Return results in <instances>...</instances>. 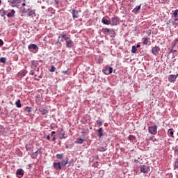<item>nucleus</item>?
<instances>
[{"label":"nucleus","mask_w":178,"mask_h":178,"mask_svg":"<svg viewBox=\"0 0 178 178\" xmlns=\"http://www.w3.org/2000/svg\"><path fill=\"white\" fill-rule=\"evenodd\" d=\"M148 131L150 134L155 136V134H156V133H158V126L154 124L152 127H149Z\"/></svg>","instance_id":"f257e3e1"},{"label":"nucleus","mask_w":178,"mask_h":178,"mask_svg":"<svg viewBox=\"0 0 178 178\" xmlns=\"http://www.w3.org/2000/svg\"><path fill=\"white\" fill-rule=\"evenodd\" d=\"M113 72V68H112L110 66H106L103 69V73H104V74H107V75L112 74Z\"/></svg>","instance_id":"f03ea898"},{"label":"nucleus","mask_w":178,"mask_h":178,"mask_svg":"<svg viewBox=\"0 0 178 178\" xmlns=\"http://www.w3.org/2000/svg\"><path fill=\"white\" fill-rule=\"evenodd\" d=\"M119 24V17H113L111 18V25L112 26H118Z\"/></svg>","instance_id":"7ed1b4c3"},{"label":"nucleus","mask_w":178,"mask_h":178,"mask_svg":"<svg viewBox=\"0 0 178 178\" xmlns=\"http://www.w3.org/2000/svg\"><path fill=\"white\" fill-rule=\"evenodd\" d=\"M53 168L56 169V170H62V165L60 164V162H58V163L54 162Z\"/></svg>","instance_id":"20e7f679"},{"label":"nucleus","mask_w":178,"mask_h":178,"mask_svg":"<svg viewBox=\"0 0 178 178\" xmlns=\"http://www.w3.org/2000/svg\"><path fill=\"white\" fill-rule=\"evenodd\" d=\"M60 37L62 42H63V41L66 42L70 40V36L67 35L66 33L61 34Z\"/></svg>","instance_id":"39448f33"},{"label":"nucleus","mask_w":178,"mask_h":178,"mask_svg":"<svg viewBox=\"0 0 178 178\" xmlns=\"http://www.w3.org/2000/svg\"><path fill=\"white\" fill-rule=\"evenodd\" d=\"M161 51V48L158 46H155L154 47L152 48V54L153 55H158L159 54V51Z\"/></svg>","instance_id":"423d86ee"},{"label":"nucleus","mask_w":178,"mask_h":178,"mask_svg":"<svg viewBox=\"0 0 178 178\" xmlns=\"http://www.w3.org/2000/svg\"><path fill=\"white\" fill-rule=\"evenodd\" d=\"M66 48H73L74 42L72 39H70L69 40H67L65 42Z\"/></svg>","instance_id":"0eeeda50"},{"label":"nucleus","mask_w":178,"mask_h":178,"mask_svg":"<svg viewBox=\"0 0 178 178\" xmlns=\"http://www.w3.org/2000/svg\"><path fill=\"white\" fill-rule=\"evenodd\" d=\"M9 3H10L11 6L15 8L19 3V0H8Z\"/></svg>","instance_id":"6e6552de"},{"label":"nucleus","mask_w":178,"mask_h":178,"mask_svg":"<svg viewBox=\"0 0 178 178\" xmlns=\"http://www.w3.org/2000/svg\"><path fill=\"white\" fill-rule=\"evenodd\" d=\"M72 13L73 19L79 18V11L77 10L73 9Z\"/></svg>","instance_id":"1a4fd4ad"},{"label":"nucleus","mask_w":178,"mask_h":178,"mask_svg":"<svg viewBox=\"0 0 178 178\" xmlns=\"http://www.w3.org/2000/svg\"><path fill=\"white\" fill-rule=\"evenodd\" d=\"M168 81L170 83H175L176 81V76L175 74H171L168 76Z\"/></svg>","instance_id":"9d476101"},{"label":"nucleus","mask_w":178,"mask_h":178,"mask_svg":"<svg viewBox=\"0 0 178 178\" xmlns=\"http://www.w3.org/2000/svg\"><path fill=\"white\" fill-rule=\"evenodd\" d=\"M172 16H174V17L175 18L174 19V22H177L178 21V18H177V16H178V9L175 10L172 14Z\"/></svg>","instance_id":"9b49d317"},{"label":"nucleus","mask_w":178,"mask_h":178,"mask_svg":"<svg viewBox=\"0 0 178 178\" xmlns=\"http://www.w3.org/2000/svg\"><path fill=\"white\" fill-rule=\"evenodd\" d=\"M140 170L143 173H148V168L145 165H142Z\"/></svg>","instance_id":"f8f14e48"},{"label":"nucleus","mask_w":178,"mask_h":178,"mask_svg":"<svg viewBox=\"0 0 178 178\" xmlns=\"http://www.w3.org/2000/svg\"><path fill=\"white\" fill-rule=\"evenodd\" d=\"M38 48V47L35 44H31L28 47L29 49H37Z\"/></svg>","instance_id":"ddd939ff"},{"label":"nucleus","mask_w":178,"mask_h":178,"mask_svg":"<svg viewBox=\"0 0 178 178\" xmlns=\"http://www.w3.org/2000/svg\"><path fill=\"white\" fill-rule=\"evenodd\" d=\"M17 176H23L24 175V171L22 169H18L16 172Z\"/></svg>","instance_id":"4468645a"},{"label":"nucleus","mask_w":178,"mask_h":178,"mask_svg":"<svg viewBox=\"0 0 178 178\" xmlns=\"http://www.w3.org/2000/svg\"><path fill=\"white\" fill-rule=\"evenodd\" d=\"M19 76H22V77L27 74V70H22L18 73Z\"/></svg>","instance_id":"2eb2a0df"},{"label":"nucleus","mask_w":178,"mask_h":178,"mask_svg":"<svg viewBox=\"0 0 178 178\" xmlns=\"http://www.w3.org/2000/svg\"><path fill=\"white\" fill-rule=\"evenodd\" d=\"M102 23H103V24H106L107 26H109V24H111V22L105 18H103L102 19Z\"/></svg>","instance_id":"dca6fc26"},{"label":"nucleus","mask_w":178,"mask_h":178,"mask_svg":"<svg viewBox=\"0 0 178 178\" xmlns=\"http://www.w3.org/2000/svg\"><path fill=\"white\" fill-rule=\"evenodd\" d=\"M69 161L67 159L62 160V161L60 163L61 164V166L65 167L66 165H67Z\"/></svg>","instance_id":"f3484780"},{"label":"nucleus","mask_w":178,"mask_h":178,"mask_svg":"<svg viewBox=\"0 0 178 178\" xmlns=\"http://www.w3.org/2000/svg\"><path fill=\"white\" fill-rule=\"evenodd\" d=\"M15 13H16V11L15 10H11V12L7 14L8 17H13L15 16Z\"/></svg>","instance_id":"a211bd4d"},{"label":"nucleus","mask_w":178,"mask_h":178,"mask_svg":"<svg viewBox=\"0 0 178 178\" xmlns=\"http://www.w3.org/2000/svg\"><path fill=\"white\" fill-rule=\"evenodd\" d=\"M39 111L40 112L41 115H47V113H48V110L45 109V108H40Z\"/></svg>","instance_id":"6ab92c4d"},{"label":"nucleus","mask_w":178,"mask_h":178,"mask_svg":"<svg viewBox=\"0 0 178 178\" xmlns=\"http://www.w3.org/2000/svg\"><path fill=\"white\" fill-rule=\"evenodd\" d=\"M168 136H169L170 137H172V138H175V136H173V134H174L173 129H168Z\"/></svg>","instance_id":"aec40b11"},{"label":"nucleus","mask_w":178,"mask_h":178,"mask_svg":"<svg viewBox=\"0 0 178 178\" xmlns=\"http://www.w3.org/2000/svg\"><path fill=\"white\" fill-rule=\"evenodd\" d=\"M85 140L83 138H77L75 141V144H83L84 143Z\"/></svg>","instance_id":"412c9836"},{"label":"nucleus","mask_w":178,"mask_h":178,"mask_svg":"<svg viewBox=\"0 0 178 178\" xmlns=\"http://www.w3.org/2000/svg\"><path fill=\"white\" fill-rule=\"evenodd\" d=\"M143 45H148V42H149V38H143Z\"/></svg>","instance_id":"4be33fe9"},{"label":"nucleus","mask_w":178,"mask_h":178,"mask_svg":"<svg viewBox=\"0 0 178 178\" xmlns=\"http://www.w3.org/2000/svg\"><path fill=\"white\" fill-rule=\"evenodd\" d=\"M27 16H29V17H33L34 16H35V13L34 11H33V10L29 11L28 13Z\"/></svg>","instance_id":"5701e85b"},{"label":"nucleus","mask_w":178,"mask_h":178,"mask_svg":"<svg viewBox=\"0 0 178 178\" xmlns=\"http://www.w3.org/2000/svg\"><path fill=\"white\" fill-rule=\"evenodd\" d=\"M129 141H131V143H134V141L136 140V136H134L133 135H130L129 136Z\"/></svg>","instance_id":"b1692460"},{"label":"nucleus","mask_w":178,"mask_h":178,"mask_svg":"<svg viewBox=\"0 0 178 178\" xmlns=\"http://www.w3.org/2000/svg\"><path fill=\"white\" fill-rule=\"evenodd\" d=\"M25 148H26V151H31V149L33 148V145H26Z\"/></svg>","instance_id":"393cba45"},{"label":"nucleus","mask_w":178,"mask_h":178,"mask_svg":"<svg viewBox=\"0 0 178 178\" xmlns=\"http://www.w3.org/2000/svg\"><path fill=\"white\" fill-rule=\"evenodd\" d=\"M15 105H16L17 108H22V104L20 103V99H18L15 102Z\"/></svg>","instance_id":"a878e982"},{"label":"nucleus","mask_w":178,"mask_h":178,"mask_svg":"<svg viewBox=\"0 0 178 178\" xmlns=\"http://www.w3.org/2000/svg\"><path fill=\"white\" fill-rule=\"evenodd\" d=\"M102 131H103L102 128H100L98 129L99 138H101V137H102V136H104V134L102 133Z\"/></svg>","instance_id":"bb28decb"},{"label":"nucleus","mask_w":178,"mask_h":178,"mask_svg":"<svg viewBox=\"0 0 178 178\" xmlns=\"http://www.w3.org/2000/svg\"><path fill=\"white\" fill-rule=\"evenodd\" d=\"M56 158H57V159H63V154H56Z\"/></svg>","instance_id":"cd10ccee"},{"label":"nucleus","mask_w":178,"mask_h":178,"mask_svg":"<svg viewBox=\"0 0 178 178\" xmlns=\"http://www.w3.org/2000/svg\"><path fill=\"white\" fill-rule=\"evenodd\" d=\"M131 52L132 54H136V52H137V47H136V46H132Z\"/></svg>","instance_id":"c85d7f7f"},{"label":"nucleus","mask_w":178,"mask_h":178,"mask_svg":"<svg viewBox=\"0 0 178 178\" xmlns=\"http://www.w3.org/2000/svg\"><path fill=\"white\" fill-rule=\"evenodd\" d=\"M0 62H1V63H6V58L1 57V58H0Z\"/></svg>","instance_id":"c756f323"},{"label":"nucleus","mask_w":178,"mask_h":178,"mask_svg":"<svg viewBox=\"0 0 178 178\" xmlns=\"http://www.w3.org/2000/svg\"><path fill=\"white\" fill-rule=\"evenodd\" d=\"M174 168L175 169H178V159L175 161Z\"/></svg>","instance_id":"7c9ffc66"},{"label":"nucleus","mask_w":178,"mask_h":178,"mask_svg":"<svg viewBox=\"0 0 178 178\" xmlns=\"http://www.w3.org/2000/svg\"><path fill=\"white\" fill-rule=\"evenodd\" d=\"M110 35H111V37H115V30L111 29L109 32Z\"/></svg>","instance_id":"2f4dec72"},{"label":"nucleus","mask_w":178,"mask_h":178,"mask_svg":"<svg viewBox=\"0 0 178 178\" xmlns=\"http://www.w3.org/2000/svg\"><path fill=\"white\" fill-rule=\"evenodd\" d=\"M141 9V6H138V7H136L134 10L133 12H138V10Z\"/></svg>","instance_id":"473e14b6"},{"label":"nucleus","mask_w":178,"mask_h":178,"mask_svg":"<svg viewBox=\"0 0 178 178\" xmlns=\"http://www.w3.org/2000/svg\"><path fill=\"white\" fill-rule=\"evenodd\" d=\"M98 151H99L100 152H105V151H106V148H105V147H99L98 149Z\"/></svg>","instance_id":"72a5a7b5"},{"label":"nucleus","mask_w":178,"mask_h":178,"mask_svg":"<svg viewBox=\"0 0 178 178\" xmlns=\"http://www.w3.org/2000/svg\"><path fill=\"white\" fill-rule=\"evenodd\" d=\"M56 70V68L55 67V66L52 65V66L51 67L50 72H51V73H54V72H55Z\"/></svg>","instance_id":"f704fd0d"},{"label":"nucleus","mask_w":178,"mask_h":178,"mask_svg":"<svg viewBox=\"0 0 178 178\" xmlns=\"http://www.w3.org/2000/svg\"><path fill=\"white\" fill-rule=\"evenodd\" d=\"M25 111H26V112H29V113H30V112H31V107L26 106L25 108Z\"/></svg>","instance_id":"c9c22d12"},{"label":"nucleus","mask_w":178,"mask_h":178,"mask_svg":"<svg viewBox=\"0 0 178 178\" xmlns=\"http://www.w3.org/2000/svg\"><path fill=\"white\" fill-rule=\"evenodd\" d=\"M103 31H104V33H110L111 29H109L108 28H104V29H103Z\"/></svg>","instance_id":"e433bc0d"},{"label":"nucleus","mask_w":178,"mask_h":178,"mask_svg":"<svg viewBox=\"0 0 178 178\" xmlns=\"http://www.w3.org/2000/svg\"><path fill=\"white\" fill-rule=\"evenodd\" d=\"M59 138L60 140H62V138H66V137H65V134H59Z\"/></svg>","instance_id":"4c0bfd02"},{"label":"nucleus","mask_w":178,"mask_h":178,"mask_svg":"<svg viewBox=\"0 0 178 178\" xmlns=\"http://www.w3.org/2000/svg\"><path fill=\"white\" fill-rule=\"evenodd\" d=\"M31 67H37V65H35V62L31 61Z\"/></svg>","instance_id":"58836bf2"},{"label":"nucleus","mask_w":178,"mask_h":178,"mask_svg":"<svg viewBox=\"0 0 178 178\" xmlns=\"http://www.w3.org/2000/svg\"><path fill=\"white\" fill-rule=\"evenodd\" d=\"M1 12H3V15H2V17H3V16H5V15H6V10L1 9Z\"/></svg>","instance_id":"ea45409f"},{"label":"nucleus","mask_w":178,"mask_h":178,"mask_svg":"<svg viewBox=\"0 0 178 178\" xmlns=\"http://www.w3.org/2000/svg\"><path fill=\"white\" fill-rule=\"evenodd\" d=\"M97 124H99V126H102V121L100 120H97Z\"/></svg>","instance_id":"a19ab883"},{"label":"nucleus","mask_w":178,"mask_h":178,"mask_svg":"<svg viewBox=\"0 0 178 178\" xmlns=\"http://www.w3.org/2000/svg\"><path fill=\"white\" fill-rule=\"evenodd\" d=\"M44 137H46V138L49 140H51V137H49V135H46L44 136Z\"/></svg>","instance_id":"79ce46f5"},{"label":"nucleus","mask_w":178,"mask_h":178,"mask_svg":"<svg viewBox=\"0 0 178 178\" xmlns=\"http://www.w3.org/2000/svg\"><path fill=\"white\" fill-rule=\"evenodd\" d=\"M2 45H3V41L0 39V47H2Z\"/></svg>","instance_id":"37998d69"},{"label":"nucleus","mask_w":178,"mask_h":178,"mask_svg":"<svg viewBox=\"0 0 178 178\" xmlns=\"http://www.w3.org/2000/svg\"><path fill=\"white\" fill-rule=\"evenodd\" d=\"M67 70H69V69H67V71H63V74H67Z\"/></svg>","instance_id":"c03bdc74"},{"label":"nucleus","mask_w":178,"mask_h":178,"mask_svg":"<svg viewBox=\"0 0 178 178\" xmlns=\"http://www.w3.org/2000/svg\"><path fill=\"white\" fill-rule=\"evenodd\" d=\"M54 134H56V131H51V137H54Z\"/></svg>","instance_id":"a18cd8bd"},{"label":"nucleus","mask_w":178,"mask_h":178,"mask_svg":"<svg viewBox=\"0 0 178 178\" xmlns=\"http://www.w3.org/2000/svg\"><path fill=\"white\" fill-rule=\"evenodd\" d=\"M56 137L54 136L53 137V138H52V140H53V141H56Z\"/></svg>","instance_id":"49530a36"},{"label":"nucleus","mask_w":178,"mask_h":178,"mask_svg":"<svg viewBox=\"0 0 178 178\" xmlns=\"http://www.w3.org/2000/svg\"><path fill=\"white\" fill-rule=\"evenodd\" d=\"M33 154H35V155H36V156H37V155H38V151H36L35 153H33Z\"/></svg>","instance_id":"de8ad7c7"},{"label":"nucleus","mask_w":178,"mask_h":178,"mask_svg":"<svg viewBox=\"0 0 178 178\" xmlns=\"http://www.w3.org/2000/svg\"><path fill=\"white\" fill-rule=\"evenodd\" d=\"M170 52H171V53H172V52H177V51H176V50L171 49V50H170Z\"/></svg>","instance_id":"09e8293b"},{"label":"nucleus","mask_w":178,"mask_h":178,"mask_svg":"<svg viewBox=\"0 0 178 178\" xmlns=\"http://www.w3.org/2000/svg\"><path fill=\"white\" fill-rule=\"evenodd\" d=\"M175 43H176V42H178V38H176V39L175 40Z\"/></svg>","instance_id":"8fccbe9b"},{"label":"nucleus","mask_w":178,"mask_h":178,"mask_svg":"<svg viewBox=\"0 0 178 178\" xmlns=\"http://www.w3.org/2000/svg\"><path fill=\"white\" fill-rule=\"evenodd\" d=\"M140 44H137L136 48H140Z\"/></svg>","instance_id":"3c124183"},{"label":"nucleus","mask_w":178,"mask_h":178,"mask_svg":"<svg viewBox=\"0 0 178 178\" xmlns=\"http://www.w3.org/2000/svg\"><path fill=\"white\" fill-rule=\"evenodd\" d=\"M31 76H34V72H31V74H30Z\"/></svg>","instance_id":"603ef678"},{"label":"nucleus","mask_w":178,"mask_h":178,"mask_svg":"<svg viewBox=\"0 0 178 178\" xmlns=\"http://www.w3.org/2000/svg\"><path fill=\"white\" fill-rule=\"evenodd\" d=\"M150 140H151V141H154V138H153V137H151V138H150Z\"/></svg>","instance_id":"864d4df0"},{"label":"nucleus","mask_w":178,"mask_h":178,"mask_svg":"<svg viewBox=\"0 0 178 178\" xmlns=\"http://www.w3.org/2000/svg\"><path fill=\"white\" fill-rule=\"evenodd\" d=\"M22 6H26V3H23Z\"/></svg>","instance_id":"5fc2aeb1"},{"label":"nucleus","mask_w":178,"mask_h":178,"mask_svg":"<svg viewBox=\"0 0 178 178\" xmlns=\"http://www.w3.org/2000/svg\"><path fill=\"white\" fill-rule=\"evenodd\" d=\"M175 79H177V77H178V74H177L176 75H175Z\"/></svg>","instance_id":"6e6d98bb"},{"label":"nucleus","mask_w":178,"mask_h":178,"mask_svg":"<svg viewBox=\"0 0 178 178\" xmlns=\"http://www.w3.org/2000/svg\"><path fill=\"white\" fill-rule=\"evenodd\" d=\"M2 3V1L0 0V5Z\"/></svg>","instance_id":"4d7b16f0"},{"label":"nucleus","mask_w":178,"mask_h":178,"mask_svg":"<svg viewBox=\"0 0 178 178\" xmlns=\"http://www.w3.org/2000/svg\"><path fill=\"white\" fill-rule=\"evenodd\" d=\"M149 35H151V31H150V32L149 33Z\"/></svg>","instance_id":"13d9d810"},{"label":"nucleus","mask_w":178,"mask_h":178,"mask_svg":"<svg viewBox=\"0 0 178 178\" xmlns=\"http://www.w3.org/2000/svg\"><path fill=\"white\" fill-rule=\"evenodd\" d=\"M176 151H177V152L178 151V148L176 149Z\"/></svg>","instance_id":"bf43d9fd"},{"label":"nucleus","mask_w":178,"mask_h":178,"mask_svg":"<svg viewBox=\"0 0 178 178\" xmlns=\"http://www.w3.org/2000/svg\"><path fill=\"white\" fill-rule=\"evenodd\" d=\"M177 178H178V176L177 177Z\"/></svg>","instance_id":"052dcab7"}]
</instances>
